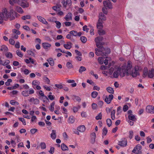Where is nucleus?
Instances as JSON below:
<instances>
[{
    "mask_svg": "<svg viewBox=\"0 0 154 154\" xmlns=\"http://www.w3.org/2000/svg\"><path fill=\"white\" fill-rule=\"evenodd\" d=\"M132 63L130 61H128V64H124L122 65L121 72L120 74V77H124L125 75L128 76L131 75L133 77H136L139 75V67L136 66L131 71L132 68Z\"/></svg>",
    "mask_w": 154,
    "mask_h": 154,
    "instance_id": "obj_1",
    "label": "nucleus"
},
{
    "mask_svg": "<svg viewBox=\"0 0 154 154\" xmlns=\"http://www.w3.org/2000/svg\"><path fill=\"white\" fill-rule=\"evenodd\" d=\"M19 15L13 9L8 11L7 8L4 7L0 11V24L2 23L4 21L14 20L15 17H18Z\"/></svg>",
    "mask_w": 154,
    "mask_h": 154,
    "instance_id": "obj_2",
    "label": "nucleus"
},
{
    "mask_svg": "<svg viewBox=\"0 0 154 154\" xmlns=\"http://www.w3.org/2000/svg\"><path fill=\"white\" fill-rule=\"evenodd\" d=\"M122 69V66L119 67L115 65L109 69L108 72V74L110 76V77L112 78H117L118 77L120 76V74L121 73Z\"/></svg>",
    "mask_w": 154,
    "mask_h": 154,
    "instance_id": "obj_3",
    "label": "nucleus"
},
{
    "mask_svg": "<svg viewBox=\"0 0 154 154\" xmlns=\"http://www.w3.org/2000/svg\"><path fill=\"white\" fill-rule=\"evenodd\" d=\"M143 76L144 77H147L150 78H152L154 76V69H152L148 70V69L145 67L143 70Z\"/></svg>",
    "mask_w": 154,
    "mask_h": 154,
    "instance_id": "obj_4",
    "label": "nucleus"
},
{
    "mask_svg": "<svg viewBox=\"0 0 154 154\" xmlns=\"http://www.w3.org/2000/svg\"><path fill=\"white\" fill-rule=\"evenodd\" d=\"M126 120L131 126H133L134 125V122L137 120L136 116L134 115H129L128 118H126Z\"/></svg>",
    "mask_w": 154,
    "mask_h": 154,
    "instance_id": "obj_5",
    "label": "nucleus"
},
{
    "mask_svg": "<svg viewBox=\"0 0 154 154\" xmlns=\"http://www.w3.org/2000/svg\"><path fill=\"white\" fill-rule=\"evenodd\" d=\"M98 48L95 49L96 54L98 56H105V52H104V51L105 50L104 48L102 46Z\"/></svg>",
    "mask_w": 154,
    "mask_h": 154,
    "instance_id": "obj_6",
    "label": "nucleus"
},
{
    "mask_svg": "<svg viewBox=\"0 0 154 154\" xmlns=\"http://www.w3.org/2000/svg\"><path fill=\"white\" fill-rule=\"evenodd\" d=\"M103 40V38L101 36H99L95 38L94 41L96 43V46L97 48H99L102 46L103 43L101 42Z\"/></svg>",
    "mask_w": 154,
    "mask_h": 154,
    "instance_id": "obj_7",
    "label": "nucleus"
},
{
    "mask_svg": "<svg viewBox=\"0 0 154 154\" xmlns=\"http://www.w3.org/2000/svg\"><path fill=\"white\" fill-rule=\"evenodd\" d=\"M141 146L140 144H138L133 149L132 152L136 154H141Z\"/></svg>",
    "mask_w": 154,
    "mask_h": 154,
    "instance_id": "obj_8",
    "label": "nucleus"
},
{
    "mask_svg": "<svg viewBox=\"0 0 154 154\" xmlns=\"http://www.w3.org/2000/svg\"><path fill=\"white\" fill-rule=\"evenodd\" d=\"M17 3L23 8H28L29 6V3L28 2H24L21 0H18Z\"/></svg>",
    "mask_w": 154,
    "mask_h": 154,
    "instance_id": "obj_9",
    "label": "nucleus"
},
{
    "mask_svg": "<svg viewBox=\"0 0 154 154\" xmlns=\"http://www.w3.org/2000/svg\"><path fill=\"white\" fill-rule=\"evenodd\" d=\"M103 5L106 9H112V6L110 2L107 1H104L103 2Z\"/></svg>",
    "mask_w": 154,
    "mask_h": 154,
    "instance_id": "obj_10",
    "label": "nucleus"
},
{
    "mask_svg": "<svg viewBox=\"0 0 154 154\" xmlns=\"http://www.w3.org/2000/svg\"><path fill=\"white\" fill-rule=\"evenodd\" d=\"M118 145L122 147H125L127 145V141L126 138H122L118 142Z\"/></svg>",
    "mask_w": 154,
    "mask_h": 154,
    "instance_id": "obj_11",
    "label": "nucleus"
},
{
    "mask_svg": "<svg viewBox=\"0 0 154 154\" xmlns=\"http://www.w3.org/2000/svg\"><path fill=\"white\" fill-rule=\"evenodd\" d=\"M113 97V95L112 94L106 96L105 99V101L106 103L107 104H109L112 101Z\"/></svg>",
    "mask_w": 154,
    "mask_h": 154,
    "instance_id": "obj_12",
    "label": "nucleus"
},
{
    "mask_svg": "<svg viewBox=\"0 0 154 154\" xmlns=\"http://www.w3.org/2000/svg\"><path fill=\"white\" fill-rule=\"evenodd\" d=\"M98 21H106L107 20V17L102 12L99 13L98 16Z\"/></svg>",
    "mask_w": 154,
    "mask_h": 154,
    "instance_id": "obj_13",
    "label": "nucleus"
},
{
    "mask_svg": "<svg viewBox=\"0 0 154 154\" xmlns=\"http://www.w3.org/2000/svg\"><path fill=\"white\" fill-rule=\"evenodd\" d=\"M146 111L151 114L154 113V107L152 105H148L146 108Z\"/></svg>",
    "mask_w": 154,
    "mask_h": 154,
    "instance_id": "obj_14",
    "label": "nucleus"
},
{
    "mask_svg": "<svg viewBox=\"0 0 154 154\" xmlns=\"http://www.w3.org/2000/svg\"><path fill=\"white\" fill-rule=\"evenodd\" d=\"M96 134L95 132H92L90 134L91 142L93 144L95 141Z\"/></svg>",
    "mask_w": 154,
    "mask_h": 154,
    "instance_id": "obj_15",
    "label": "nucleus"
},
{
    "mask_svg": "<svg viewBox=\"0 0 154 154\" xmlns=\"http://www.w3.org/2000/svg\"><path fill=\"white\" fill-rule=\"evenodd\" d=\"M29 102L35 104H37L39 103V99L37 98H34V97H32L29 100Z\"/></svg>",
    "mask_w": 154,
    "mask_h": 154,
    "instance_id": "obj_16",
    "label": "nucleus"
},
{
    "mask_svg": "<svg viewBox=\"0 0 154 154\" xmlns=\"http://www.w3.org/2000/svg\"><path fill=\"white\" fill-rule=\"evenodd\" d=\"M37 18L38 20L42 22V23L45 25H47L48 24L47 22L46 21L45 18L40 16H37Z\"/></svg>",
    "mask_w": 154,
    "mask_h": 154,
    "instance_id": "obj_17",
    "label": "nucleus"
},
{
    "mask_svg": "<svg viewBox=\"0 0 154 154\" xmlns=\"http://www.w3.org/2000/svg\"><path fill=\"white\" fill-rule=\"evenodd\" d=\"M65 19L66 21H69L72 20V14L71 13H68L65 17Z\"/></svg>",
    "mask_w": 154,
    "mask_h": 154,
    "instance_id": "obj_18",
    "label": "nucleus"
},
{
    "mask_svg": "<svg viewBox=\"0 0 154 154\" xmlns=\"http://www.w3.org/2000/svg\"><path fill=\"white\" fill-rule=\"evenodd\" d=\"M77 130L80 132H83L86 130V127L84 125H80L77 128Z\"/></svg>",
    "mask_w": 154,
    "mask_h": 154,
    "instance_id": "obj_19",
    "label": "nucleus"
},
{
    "mask_svg": "<svg viewBox=\"0 0 154 154\" xmlns=\"http://www.w3.org/2000/svg\"><path fill=\"white\" fill-rule=\"evenodd\" d=\"M42 46L45 49H48L51 47V45L48 42H44L42 43Z\"/></svg>",
    "mask_w": 154,
    "mask_h": 154,
    "instance_id": "obj_20",
    "label": "nucleus"
},
{
    "mask_svg": "<svg viewBox=\"0 0 154 154\" xmlns=\"http://www.w3.org/2000/svg\"><path fill=\"white\" fill-rule=\"evenodd\" d=\"M72 44L70 42H66V44H64L63 47L67 49H70L72 47Z\"/></svg>",
    "mask_w": 154,
    "mask_h": 154,
    "instance_id": "obj_21",
    "label": "nucleus"
},
{
    "mask_svg": "<svg viewBox=\"0 0 154 154\" xmlns=\"http://www.w3.org/2000/svg\"><path fill=\"white\" fill-rule=\"evenodd\" d=\"M57 137L56 131L55 130H51V138L53 140H55Z\"/></svg>",
    "mask_w": 154,
    "mask_h": 154,
    "instance_id": "obj_22",
    "label": "nucleus"
},
{
    "mask_svg": "<svg viewBox=\"0 0 154 154\" xmlns=\"http://www.w3.org/2000/svg\"><path fill=\"white\" fill-rule=\"evenodd\" d=\"M25 61L26 63L27 64L31 63L34 64L35 63V60L32 58L29 57V59H26L25 60Z\"/></svg>",
    "mask_w": 154,
    "mask_h": 154,
    "instance_id": "obj_23",
    "label": "nucleus"
},
{
    "mask_svg": "<svg viewBox=\"0 0 154 154\" xmlns=\"http://www.w3.org/2000/svg\"><path fill=\"white\" fill-rule=\"evenodd\" d=\"M97 27L98 29H102L103 27V22L98 21L97 23Z\"/></svg>",
    "mask_w": 154,
    "mask_h": 154,
    "instance_id": "obj_24",
    "label": "nucleus"
},
{
    "mask_svg": "<svg viewBox=\"0 0 154 154\" xmlns=\"http://www.w3.org/2000/svg\"><path fill=\"white\" fill-rule=\"evenodd\" d=\"M15 9L16 11L19 13L23 14L24 12V11L22 8L19 6H16Z\"/></svg>",
    "mask_w": 154,
    "mask_h": 154,
    "instance_id": "obj_25",
    "label": "nucleus"
},
{
    "mask_svg": "<svg viewBox=\"0 0 154 154\" xmlns=\"http://www.w3.org/2000/svg\"><path fill=\"white\" fill-rule=\"evenodd\" d=\"M40 84V82L37 80H35L32 81V85L33 88L35 89V87L37 85H39Z\"/></svg>",
    "mask_w": 154,
    "mask_h": 154,
    "instance_id": "obj_26",
    "label": "nucleus"
},
{
    "mask_svg": "<svg viewBox=\"0 0 154 154\" xmlns=\"http://www.w3.org/2000/svg\"><path fill=\"white\" fill-rule=\"evenodd\" d=\"M61 147L63 151H66L68 150V146L64 143L61 144Z\"/></svg>",
    "mask_w": 154,
    "mask_h": 154,
    "instance_id": "obj_27",
    "label": "nucleus"
},
{
    "mask_svg": "<svg viewBox=\"0 0 154 154\" xmlns=\"http://www.w3.org/2000/svg\"><path fill=\"white\" fill-rule=\"evenodd\" d=\"M50 65L53 66L54 65V61L52 58H50L47 60Z\"/></svg>",
    "mask_w": 154,
    "mask_h": 154,
    "instance_id": "obj_28",
    "label": "nucleus"
},
{
    "mask_svg": "<svg viewBox=\"0 0 154 154\" xmlns=\"http://www.w3.org/2000/svg\"><path fill=\"white\" fill-rule=\"evenodd\" d=\"M21 95L24 97H27L29 96L28 90L23 91L21 92Z\"/></svg>",
    "mask_w": 154,
    "mask_h": 154,
    "instance_id": "obj_29",
    "label": "nucleus"
},
{
    "mask_svg": "<svg viewBox=\"0 0 154 154\" xmlns=\"http://www.w3.org/2000/svg\"><path fill=\"white\" fill-rule=\"evenodd\" d=\"M39 94L40 96L43 97V98L45 100H48V98L46 96L44 95V94L43 91L41 90H40L39 91Z\"/></svg>",
    "mask_w": 154,
    "mask_h": 154,
    "instance_id": "obj_30",
    "label": "nucleus"
},
{
    "mask_svg": "<svg viewBox=\"0 0 154 154\" xmlns=\"http://www.w3.org/2000/svg\"><path fill=\"white\" fill-rule=\"evenodd\" d=\"M106 89L107 91L109 94H113L114 93V90L112 88L108 87L106 88Z\"/></svg>",
    "mask_w": 154,
    "mask_h": 154,
    "instance_id": "obj_31",
    "label": "nucleus"
},
{
    "mask_svg": "<svg viewBox=\"0 0 154 154\" xmlns=\"http://www.w3.org/2000/svg\"><path fill=\"white\" fill-rule=\"evenodd\" d=\"M108 132V130L107 128L104 127L103 129L102 130V137H103V136H105L107 134Z\"/></svg>",
    "mask_w": 154,
    "mask_h": 154,
    "instance_id": "obj_32",
    "label": "nucleus"
},
{
    "mask_svg": "<svg viewBox=\"0 0 154 154\" xmlns=\"http://www.w3.org/2000/svg\"><path fill=\"white\" fill-rule=\"evenodd\" d=\"M31 17L29 15H26L25 16H23L21 17V19L23 20H26L30 19Z\"/></svg>",
    "mask_w": 154,
    "mask_h": 154,
    "instance_id": "obj_33",
    "label": "nucleus"
},
{
    "mask_svg": "<svg viewBox=\"0 0 154 154\" xmlns=\"http://www.w3.org/2000/svg\"><path fill=\"white\" fill-rule=\"evenodd\" d=\"M75 119L72 116H70L68 118V122L69 123L72 124L74 122Z\"/></svg>",
    "mask_w": 154,
    "mask_h": 154,
    "instance_id": "obj_34",
    "label": "nucleus"
},
{
    "mask_svg": "<svg viewBox=\"0 0 154 154\" xmlns=\"http://www.w3.org/2000/svg\"><path fill=\"white\" fill-rule=\"evenodd\" d=\"M115 110L114 109L111 112V117L112 120H114L115 118Z\"/></svg>",
    "mask_w": 154,
    "mask_h": 154,
    "instance_id": "obj_35",
    "label": "nucleus"
},
{
    "mask_svg": "<svg viewBox=\"0 0 154 154\" xmlns=\"http://www.w3.org/2000/svg\"><path fill=\"white\" fill-rule=\"evenodd\" d=\"M98 33L100 35H103L105 34V32L104 30L102 29H98Z\"/></svg>",
    "mask_w": 154,
    "mask_h": 154,
    "instance_id": "obj_36",
    "label": "nucleus"
},
{
    "mask_svg": "<svg viewBox=\"0 0 154 154\" xmlns=\"http://www.w3.org/2000/svg\"><path fill=\"white\" fill-rule=\"evenodd\" d=\"M89 27L91 28V30H90V33L91 35H94V29L93 26L91 25H89Z\"/></svg>",
    "mask_w": 154,
    "mask_h": 154,
    "instance_id": "obj_37",
    "label": "nucleus"
},
{
    "mask_svg": "<svg viewBox=\"0 0 154 154\" xmlns=\"http://www.w3.org/2000/svg\"><path fill=\"white\" fill-rule=\"evenodd\" d=\"M98 93L96 91H93L91 94V96L93 98H95L98 95Z\"/></svg>",
    "mask_w": 154,
    "mask_h": 154,
    "instance_id": "obj_38",
    "label": "nucleus"
},
{
    "mask_svg": "<svg viewBox=\"0 0 154 154\" xmlns=\"http://www.w3.org/2000/svg\"><path fill=\"white\" fill-rule=\"evenodd\" d=\"M37 118L35 116H32L31 117V119L30 120L31 122H37Z\"/></svg>",
    "mask_w": 154,
    "mask_h": 154,
    "instance_id": "obj_39",
    "label": "nucleus"
},
{
    "mask_svg": "<svg viewBox=\"0 0 154 154\" xmlns=\"http://www.w3.org/2000/svg\"><path fill=\"white\" fill-rule=\"evenodd\" d=\"M55 104V102H53L51 103V105H50V107L49 108V110L51 112H53L54 110V106Z\"/></svg>",
    "mask_w": 154,
    "mask_h": 154,
    "instance_id": "obj_40",
    "label": "nucleus"
},
{
    "mask_svg": "<svg viewBox=\"0 0 154 154\" xmlns=\"http://www.w3.org/2000/svg\"><path fill=\"white\" fill-rule=\"evenodd\" d=\"M40 145L41 149H44L46 148V146L45 143L41 142L40 143Z\"/></svg>",
    "mask_w": 154,
    "mask_h": 154,
    "instance_id": "obj_41",
    "label": "nucleus"
},
{
    "mask_svg": "<svg viewBox=\"0 0 154 154\" xmlns=\"http://www.w3.org/2000/svg\"><path fill=\"white\" fill-rule=\"evenodd\" d=\"M73 100L75 101L78 102H80L81 100V99L79 97L75 95L73 96Z\"/></svg>",
    "mask_w": 154,
    "mask_h": 154,
    "instance_id": "obj_42",
    "label": "nucleus"
},
{
    "mask_svg": "<svg viewBox=\"0 0 154 154\" xmlns=\"http://www.w3.org/2000/svg\"><path fill=\"white\" fill-rule=\"evenodd\" d=\"M86 68L84 66H81L80 67V68L79 70V72L80 73H82V72L86 71Z\"/></svg>",
    "mask_w": 154,
    "mask_h": 154,
    "instance_id": "obj_43",
    "label": "nucleus"
},
{
    "mask_svg": "<svg viewBox=\"0 0 154 154\" xmlns=\"http://www.w3.org/2000/svg\"><path fill=\"white\" fill-rule=\"evenodd\" d=\"M104 50H104V52H105V56H106V54H108L110 53V50L109 48H104Z\"/></svg>",
    "mask_w": 154,
    "mask_h": 154,
    "instance_id": "obj_44",
    "label": "nucleus"
},
{
    "mask_svg": "<svg viewBox=\"0 0 154 154\" xmlns=\"http://www.w3.org/2000/svg\"><path fill=\"white\" fill-rule=\"evenodd\" d=\"M55 22L56 24V28L58 29L60 28L61 26V23L60 22L57 21H55Z\"/></svg>",
    "mask_w": 154,
    "mask_h": 154,
    "instance_id": "obj_45",
    "label": "nucleus"
},
{
    "mask_svg": "<svg viewBox=\"0 0 154 154\" xmlns=\"http://www.w3.org/2000/svg\"><path fill=\"white\" fill-rule=\"evenodd\" d=\"M69 33L72 35L74 36H77V32L75 30H72L69 32Z\"/></svg>",
    "mask_w": 154,
    "mask_h": 154,
    "instance_id": "obj_46",
    "label": "nucleus"
},
{
    "mask_svg": "<svg viewBox=\"0 0 154 154\" xmlns=\"http://www.w3.org/2000/svg\"><path fill=\"white\" fill-rule=\"evenodd\" d=\"M102 114L101 113H99L98 115L96 116L95 118L97 120L101 119L102 118Z\"/></svg>",
    "mask_w": 154,
    "mask_h": 154,
    "instance_id": "obj_47",
    "label": "nucleus"
},
{
    "mask_svg": "<svg viewBox=\"0 0 154 154\" xmlns=\"http://www.w3.org/2000/svg\"><path fill=\"white\" fill-rule=\"evenodd\" d=\"M21 72H23L24 74L25 75H28V74L30 72V71H29L27 69H25L23 71H21Z\"/></svg>",
    "mask_w": 154,
    "mask_h": 154,
    "instance_id": "obj_48",
    "label": "nucleus"
},
{
    "mask_svg": "<svg viewBox=\"0 0 154 154\" xmlns=\"http://www.w3.org/2000/svg\"><path fill=\"white\" fill-rule=\"evenodd\" d=\"M66 66L67 67L68 69H70L73 67L72 64L71 63L68 62L66 63Z\"/></svg>",
    "mask_w": 154,
    "mask_h": 154,
    "instance_id": "obj_49",
    "label": "nucleus"
},
{
    "mask_svg": "<svg viewBox=\"0 0 154 154\" xmlns=\"http://www.w3.org/2000/svg\"><path fill=\"white\" fill-rule=\"evenodd\" d=\"M107 124L108 127L110 126L112 124V121L110 119H108L106 120Z\"/></svg>",
    "mask_w": 154,
    "mask_h": 154,
    "instance_id": "obj_50",
    "label": "nucleus"
},
{
    "mask_svg": "<svg viewBox=\"0 0 154 154\" xmlns=\"http://www.w3.org/2000/svg\"><path fill=\"white\" fill-rule=\"evenodd\" d=\"M80 109V106H78L73 107L72 108V110L75 113L77 112Z\"/></svg>",
    "mask_w": 154,
    "mask_h": 154,
    "instance_id": "obj_51",
    "label": "nucleus"
},
{
    "mask_svg": "<svg viewBox=\"0 0 154 154\" xmlns=\"http://www.w3.org/2000/svg\"><path fill=\"white\" fill-rule=\"evenodd\" d=\"M10 63V61L8 60H6L2 63V65L5 66L8 65Z\"/></svg>",
    "mask_w": 154,
    "mask_h": 154,
    "instance_id": "obj_52",
    "label": "nucleus"
},
{
    "mask_svg": "<svg viewBox=\"0 0 154 154\" xmlns=\"http://www.w3.org/2000/svg\"><path fill=\"white\" fill-rule=\"evenodd\" d=\"M10 103L13 105H19L18 102L16 101L13 100H12L10 101Z\"/></svg>",
    "mask_w": 154,
    "mask_h": 154,
    "instance_id": "obj_53",
    "label": "nucleus"
},
{
    "mask_svg": "<svg viewBox=\"0 0 154 154\" xmlns=\"http://www.w3.org/2000/svg\"><path fill=\"white\" fill-rule=\"evenodd\" d=\"M122 112L121 111V107L120 106H119L117 108V115H118L119 114H121Z\"/></svg>",
    "mask_w": 154,
    "mask_h": 154,
    "instance_id": "obj_54",
    "label": "nucleus"
},
{
    "mask_svg": "<svg viewBox=\"0 0 154 154\" xmlns=\"http://www.w3.org/2000/svg\"><path fill=\"white\" fill-rule=\"evenodd\" d=\"M81 40L82 42L83 43H85L86 42L87 39L86 37L84 36H82L81 37Z\"/></svg>",
    "mask_w": 154,
    "mask_h": 154,
    "instance_id": "obj_55",
    "label": "nucleus"
},
{
    "mask_svg": "<svg viewBox=\"0 0 154 154\" xmlns=\"http://www.w3.org/2000/svg\"><path fill=\"white\" fill-rule=\"evenodd\" d=\"M54 146H51L50 148V150L49 151V152L50 154H53L54 153Z\"/></svg>",
    "mask_w": 154,
    "mask_h": 154,
    "instance_id": "obj_56",
    "label": "nucleus"
},
{
    "mask_svg": "<svg viewBox=\"0 0 154 154\" xmlns=\"http://www.w3.org/2000/svg\"><path fill=\"white\" fill-rule=\"evenodd\" d=\"M0 50L1 51H8V48L7 46L5 45H2L1 47Z\"/></svg>",
    "mask_w": 154,
    "mask_h": 154,
    "instance_id": "obj_57",
    "label": "nucleus"
},
{
    "mask_svg": "<svg viewBox=\"0 0 154 154\" xmlns=\"http://www.w3.org/2000/svg\"><path fill=\"white\" fill-rule=\"evenodd\" d=\"M6 56L8 58H11L12 57V55L11 52H7L6 54Z\"/></svg>",
    "mask_w": 154,
    "mask_h": 154,
    "instance_id": "obj_58",
    "label": "nucleus"
},
{
    "mask_svg": "<svg viewBox=\"0 0 154 154\" xmlns=\"http://www.w3.org/2000/svg\"><path fill=\"white\" fill-rule=\"evenodd\" d=\"M98 60L99 63L100 64H103V59L102 57H99L98 58Z\"/></svg>",
    "mask_w": 154,
    "mask_h": 154,
    "instance_id": "obj_59",
    "label": "nucleus"
},
{
    "mask_svg": "<svg viewBox=\"0 0 154 154\" xmlns=\"http://www.w3.org/2000/svg\"><path fill=\"white\" fill-rule=\"evenodd\" d=\"M12 32H13V33H15L17 35H20L21 33L20 31L16 29H14L12 30Z\"/></svg>",
    "mask_w": 154,
    "mask_h": 154,
    "instance_id": "obj_60",
    "label": "nucleus"
},
{
    "mask_svg": "<svg viewBox=\"0 0 154 154\" xmlns=\"http://www.w3.org/2000/svg\"><path fill=\"white\" fill-rule=\"evenodd\" d=\"M38 130L36 128H32L31 129L30 131L32 134H34L35 133L37 132Z\"/></svg>",
    "mask_w": 154,
    "mask_h": 154,
    "instance_id": "obj_61",
    "label": "nucleus"
},
{
    "mask_svg": "<svg viewBox=\"0 0 154 154\" xmlns=\"http://www.w3.org/2000/svg\"><path fill=\"white\" fill-rule=\"evenodd\" d=\"M17 54L18 56L20 57H23V54H22V53L20 51L18 50L16 51Z\"/></svg>",
    "mask_w": 154,
    "mask_h": 154,
    "instance_id": "obj_62",
    "label": "nucleus"
},
{
    "mask_svg": "<svg viewBox=\"0 0 154 154\" xmlns=\"http://www.w3.org/2000/svg\"><path fill=\"white\" fill-rule=\"evenodd\" d=\"M18 119L20 121L22 122L23 124L24 125H26L25 120L23 118H19Z\"/></svg>",
    "mask_w": 154,
    "mask_h": 154,
    "instance_id": "obj_63",
    "label": "nucleus"
},
{
    "mask_svg": "<svg viewBox=\"0 0 154 154\" xmlns=\"http://www.w3.org/2000/svg\"><path fill=\"white\" fill-rule=\"evenodd\" d=\"M43 79L45 82H46L47 84H49L50 83V80L47 77H45L43 78Z\"/></svg>",
    "mask_w": 154,
    "mask_h": 154,
    "instance_id": "obj_64",
    "label": "nucleus"
}]
</instances>
